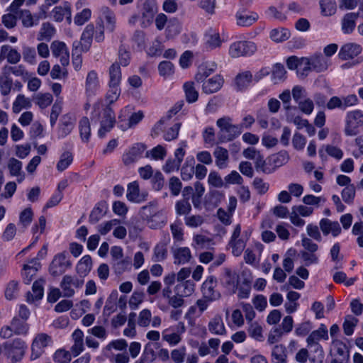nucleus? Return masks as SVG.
Returning <instances> with one entry per match:
<instances>
[{
	"mask_svg": "<svg viewBox=\"0 0 363 363\" xmlns=\"http://www.w3.org/2000/svg\"><path fill=\"white\" fill-rule=\"evenodd\" d=\"M218 140L219 143H227L233 140L242 134L240 126L233 123V118L223 116L216 121Z\"/></svg>",
	"mask_w": 363,
	"mask_h": 363,
	"instance_id": "obj_1",
	"label": "nucleus"
},
{
	"mask_svg": "<svg viewBox=\"0 0 363 363\" xmlns=\"http://www.w3.org/2000/svg\"><path fill=\"white\" fill-rule=\"evenodd\" d=\"M99 109L100 104H95L94 105V111L91 113V120H99L101 127L98 133L102 138L113 128L116 123V117L113 110L109 106H106L103 109L101 114L99 113Z\"/></svg>",
	"mask_w": 363,
	"mask_h": 363,
	"instance_id": "obj_2",
	"label": "nucleus"
},
{
	"mask_svg": "<svg viewBox=\"0 0 363 363\" xmlns=\"http://www.w3.org/2000/svg\"><path fill=\"white\" fill-rule=\"evenodd\" d=\"M26 349V342L20 337L15 338L12 341L6 342L3 345L4 354L13 363L20 361L23 358Z\"/></svg>",
	"mask_w": 363,
	"mask_h": 363,
	"instance_id": "obj_3",
	"label": "nucleus"
},
{
	"mask_svg": "<svg viewBox=\"0 0 363 363\" xmlns=\"http://www.w3.org/2000/svg\"><path fill=\"white\" fill-rule=\"evenodd\" d=\"M52 342V338L48 334L45 333H37L30 345V359L35 360L40 358L45 352V348L50 346Z\"/></svg>",
	"mask_w": 363,
	"mask_h": 363,
	"instance_id": "obj_4",
	"label": "nucleus"
},
{
	"mask_svg": "<svg viewBox=\"0 0 363 363\" xmlns=\"http://www.w3.org/2000/svg\"><path fill=\"white\" fill-rule=\"evenodd\" d=\"M363 125V112L360 110L349 111L345 118V133L347 136H354L359 133Z\"/></svg>",
	"mask_w": 363,
	"mask_h": 363,
	"instance_id": "obj_5",
	"label": "nucleus"
},
{
	"mask_svg": "<svg viewBox=\"0 0 363 363\" xmlns=\"http://www.w3.org/2000/svg\"><path fill=\"white\" fill-rule=\"evenodd\" d=\"M257 45L252 41H236L229 48V55L233 58L252 55L257 51Z\"/></svg>",
	"mask_w": 363,
	"mask_h": 363,
	"instance_id": "obj_6",
	"label": "nucleus"
},
{
	"mask_svg": "<svg viewBox=\"0 0 363 363\" xmlns=\"http://www.w3.org/2000/svg\"><path fill=\"white\" fill-rule=\"evenodd\" d=\"M71 262L67 258L65 252L57 254L49 267L50 273L52 276L57 277L62 274L65 271L71 267Z\"/></svg>",
	"mask_w": 363,
	"mask_h": 363,
	"instance_id": "obj_7",
	"label": "nucleus"
},
{
	"mask_svg": "<svg viewBox=\"0 0 363 363\" xmlns=\"http://www.w3.org/2000/svg\"><path fill=\"white\" fill-rule=\"evenodd\" d=\"M358 103L357 96L354 94H350L343 97L333 96L326 104V108L329 110L339 108L345 110L349 107L355 106Z\"/></svg>",
	"mask_w": 363,
	"mask_h": 363,
	"instance_id": "obj_8",
	"label": "nucleus"
},
{
	"mask_svg": "<svg viewBox=\"0 0 363 363\" xmlns=\"http://www.w3.org/2000/svg\"><path fill=\"white\" fill-rule=\"evenodd\" d=\"M84 281L79 279L76 277L70 275H65L63 277L60 283V287L62 290L63 296L72 297L75 291L74 289L80 288L82 286Z\"/></svg>",
	"mask_w": 363,
	"mask_h": 363,
	"instance_id": "obj_9",
	"label": "nucleus"
},
{
	"mask_svg": "<svg viewBox=\"0 0 363 363\" xmlns=\"http://www.w3.org/2000/svg\"><path fill=\"white\" fill-rule=\"evenodd\" d=\"M186 330L184 323L178 324V330L174 331L172 328L164 330L162 333V340L171 346L177 345L182 341V334Z\"/></svg>",
	"mask_w": 363,
	"mask_h": 363,
	"instance_id": "obj_10",
	"label": "nucleus"
},
{
	"mask_svg": "<svg viewBox=\"0 0 363 363\" xmlns=\"http://www.w3.org/2000/svg\"><path fill=\"white\" fill-rule=\"evenodd\" d=\"M50 49L55 57H59L62 66H67L69 62V54L65 43L55 40L51 43Z\"/></svg>",
	"mask_w": 363,
	"mask_h": 363,
	"instance_id": "obj_11",
	"label": "nucleus"
},
{
	"mask_svg": "<svg viewBox=\"0 0 363 363\" xmlns=\"http://www.w3.org/2000/svg\"><path fill=\"white\" fill-rule=\"evenodd\" d=\"M362 52L360 45L355 43H347L343 45L338 52V57L342 60H354Z\"/></svg>",
	"mask_w": 363,
	"mask_h": 363,
	"instance_id": "obj_12",
	"label": "nucleus"
},
{
	"mask_svg": "<svg viewBox=\"0 0 363 363\" xmlns=\"http://www.w3.org/2000/svg\"><path fill=\"white\" fill-rule=\"evenodd\" d=\"M217 286L216 279L209 277L202 284V293L203 297L208 301H213L220 298V294L216 289Z\"/></svg>",
	"mask_w": 363,
	"mask_h": 363,
	"instance_id": "obj_13",
	"label": "nucleus"
},
{
	"mask_svg": "<svg viewBox=\"0 0 363 363\" xmlns=\"http://www.w3.org/2000/svg\"><path fill=\"white\" fill-rule=\"evenodd\" d=\"M100 88V82L98 73L95 70H91L87 73L85 79V94L87 97L96 95Z\"/></svg>",
	"mask_w": 363,
	"mask_h": 363,
	"instance_id": "obj_14",
	"label": "nucleus"
},
{
	"mask_svg": "<svg viewBox=\"0 0 363 363\" xmlns=\"http://www.w3.org/2000/svg\"><path fill=\"white\" fill-rule=\"evenodd\" d=\"M239 281V276L235 272H233L230 269L225 268L220 278V282L223 286L229 290H232L233 293L238 288Z\"/></svg>",
	"mask_w": 363,
	"mask_h": 363,
	"instance_id": "obj_15",
	"label": "nucleus"
},
{
	"mask_svg": "<svg viewBox=\"0 0 363 363\" xmlns=\"http://www.w3.org/2000/svg\"><path fill=\"white\" fill-rule=\"evenodd\" d=\"M223 78L220 74H216L211 78H208L202 84V90L207 94H211L218 91L223 85Z\"/></svg>",
	"mask_w": 363,
	"mask_h": 363,
	"instance_id": "obj_16",
	"label": "nucleus"
},
{
	"mask_svg": "<svg viewBox=\"0 0 363 363\" xmlns=\"http://www.w3.org/2000/svg\"><path fill=\"white\" fill-rule=\"evenodd\" d=\"M75 124L74 118L70 114H65L60 119L58 128V137L65 138L73 130Z\"/></svg>",
	"mask_w": 363,
	"mask_h": 363,
	"instance_id": "obj_17",
	"label": "nucleus"
},
{
	"mask_svg": "<svg viewBox=\"0 0 363 363\" xmlns=\"http://www.w3.org/2000/svg\"><path fill=\"white\" fill-rule=\"evenodd\" d=\"M100 20L102 23H104L103 26L106 28L108 31L113 32L114 30L116 19V16L113 11L108 7L103 6L100 9Z\"/></svg>",
	"mask_w": 363,
	"mask_h": 363,
	"instance_id": "obj_18",
	"label": "nucleus"
},
{
	"mask_svg": "<svg viewBox=\"0 0 363 363\" xmlns=\"http://www.w3.org/2000/svg\"><path fill=\"white\" fill-rule=\"evenodd\" d=\"M147 193H140L138 182H133L128 185L127 199L132 202L140 203L145 200Z\"/></svg>",
	"mask_w": 363,
	"mask_h": 363,
	"instance_id": "obj_19",
	"label": "nucleus"
},
{
	"mask_svg": "<svg viewBox=\"0 0 363 363\" xmlns=\"http://www.w3.org/2000/svg\"><path fill=\"white\" fill-rule=\"evenodd\" d=\"M52 16L55 21L61 22L65 17L68 23L72 22V12L70 5L65 2L63 6H56L52 11Z\"/></svg>",
	"mask_w": 363,
	"mask_h": 363,
	"instance_id": "obj_20",
	"label": "nucleus"
},
{
	"mask_svg": "<svg viewBox=\"0 0 363 363\" xmlns=\"http://www.w3.org/2000/svg\"><path fill=\"white\" fill-rule=\"evenodd\" d=\"M320 228L323 235L331 233L334 237L341 233V228L337 221H332L328 218H323L320 221Z\"/></svg>",
	"mask_w": 363,
	"mask_h": 363,
	"instance_id": "obj_21",
	"label": "nucleus"
},
{
	"mask_svg": "<svg viewBox=\"0 0 363 363\" xmlns=\"http://www.w3.org/2000/svg\"><path fill=\"white\" fill-rule=\"evenodd\" d=\"M40 267V264L38 262V258H34L24 264L23 276L26 284L31 282Z\"/></svg>",
	"mask_w": 363,
	"mask_h": 363,
	"instance_id": "obj_22",
	"label": "nucleus"
},
{
	"mask_svg": "<svg viewBox=\"0 0 363 363\" xmlns=\"http://www.w3.org/2000/svg\"><path fill=\"white\" fill-rule=\"evenodd\" d=\"M209 332L216 335H223L226 334V329L220 315H216L208 323Z\"/></svg>",
	"mask_w": 363,
	"mask_h": 363,
	"instance_id": "obj_23",
	"label": "nucleus"
},
{
	"mask_svg": "<svg viewBox=\"0 0 363 363\" xmlns=\"http://www.w3.org/2000/svg\"><path fill=\"white\" fill-rule=\"evenodd\" d=\"M236 23L239 26H250L258 19V15L254 12L239 11L235 15Z\"/></svg>",
	"mask_w": 363,
	"mask_h": 363,
	"instance_id": "obj_24",
	"label": "nucleus"
},
{
	"mask_svg": "<svg viewBox=\"0 0 363 363\" xmlns=\"http://www.w3.org/2000/svg\"><path fill=\"white\" fill-rule=\"evenodd\" d=\"M43 279L36 280L32 287L33 292L28 291L26 294V301L28 303H33L35 301L40 300L43 296Z\"/></svg>",
	"mask_w": 363,
	"mask_h": 363,
	"instance_id": "obj_25",
	"label": "nucleus"
},
{
	"mask_svg": "<svg viewBox=\"0 0 363 363\" xmlns=\"http://www.w3.org/2000/svg\"><path fill=\"white\" fill-rule=\"evenodd\" d=\"M222 42L223 40L218 31L209 29L206 33V48L207 50H212L220 48Z\"/></svg>",
	"mask_w": 363,
	"mask_h": 363,
	"instance_id": "obj_26",
	"label": "nucleus"
},
{
	"mask_svg": "<svg viewBox=\"0 0 363 363\" xmlns=\"http://www.w3.org/2000/svg\"><path fill=\"white\" fill-rule=\"evenodd\" d=\"M284 164L282 160H257L255 168L257 171L269 174Z\"/></svg>",
	"mask_w": 363,
	"mask_h": 363,
	"instance_id": "obj_27",
	"label": "nucleus"
},
{
	"mask_svg": "<svg viewBox=\"0 0 363 363\" xmlns=\"http://www.w3.org/2000/svg\"><path fill=\"white\" fill-rule=\"evenodd\" d=\"M313 70L316 72L325 71L330 65L329 60L321 54L314 55L309 57Z\"/></svg>",
	"mask_w": 363,
	"mask_h": 363,
	"instance_id": "obj_28",
	"label": "nucleus"
},
{
	"mask_svg": "<svg viewBox=\"0 0 363 363\" xmlns=\"http://www.w3.org/2000/svg\"><path fill=\"white\" fill-rule=\"evenodd\" d=\"M359 13H346L342 19V30L344 33L349 34L353 32L356 21L359 18Z\"/></svg>",
	"mask_w": 363,
	"mask_h": 363,
	"instance_id": "obj_29",
	"label": "nucleus"
},
{
	"mask_svg": "<svg viewBox=\"0 0 363 363\" xmlns=\"http://www.w3.org/2000/svg\"><path fill=\"white\" fill-rule=\"evenodd\" d=\"M72 337L74 344L70 350L72 354L77 357L84 350V333L81 330L77 329L72 333Z\"/></svg>",
	"mask_w": 363,
	"mask_h": 363,
	"instance_id": "obj_30",
	"label": "nucleus"
},
{
	"mask_svg": "<svg viewBox=\"0 0 363 363\" xmlns=\"http://www.w3.org/2000/svg\"><path fill=\"white\" fill-rule=\"evenodd\" d=\"M17 16L24 28H32L38 24V18H36L28 9H21Z\"/></svg>",
	"mask_w": 363,
	"mask_h": 363,
	"instance_id": "obj_31",
	"label": "nucleus"
},
{
	"mask_svg": "<svg viewBox=\"0 0 363 363\" xmlns=\"http://www.w3.org/2000/svg\"><path fill=\"white\" fill-rule=\"evenodd\" d=\"M174 256V263L176 264H184L190 261L191 254L190 250L186 247H178L172 252Z\"/></svg>",
	"mask_w": 363,
	"mask_h": 363,
	"instance_id": "obj_32",
	"label": "nucleus"
},
{
	"mask_svg": "<svg viewBox=\"0 0 363 363\" xmlns=\"http://www.w3.org/2000/svg\"><path fill=\"white\" fill-rule=\"evenodd\" d=\"M14 335L26 336L30 330V325L26 320L20 319L18 317H13L11 321Z\"/></svg>",
	"mask_w": 363,
	"mask_h": 363,
	"instance_id": "obj_33",
	"label": "nucleus"
},
{
	"mask_svg": "<svg viewBox=\"0 0 363 363\" xmlns=\"http://www.w3.org/2000/svg\"><path fill=\"white\" fill-rule=\"evenodd\" d=\"M321 339H328V330L323 324H322L318 330L313 331L309 335L306 342L308 346H311L318 344V341Z\"/></svg>",
	"mask_w": 363,
	"mask_h": 363,
	"instance_id": "obj_34",
	"label": "nucleus"
},
{
	"mask_svg": "<svg viewBox=\"0 0 363 363\" xmlns=\"http://www.w3.org/2000/svg\"><path fill=\"white\" fill-rule=\"evenodd\" d=\"M194 291V284L191 280L179 282L175 286L176 294L184 297L191 296Z\"/></svg>",
	"mask_w": 363,
	"mask_h": 363,
	"instance_id": "obj_35",
	"label": "nucleus"
},
{
	"mask_svg": "<svg viewBox=\"0 0 363 363\" xmlns=\"http://www.w3.org/2000/svg\"><path fill=\"white\" fill-rule=\"evenodd\" d=\"M167 216L163 209L152 216L146 221L150 225V228L152 229H157L162 228L167 223Z\"/></svg>",
	"mask_w": 363,
	"mask_h": 363,
	"instance_id": "obj_36",
	"label": "nucleus"
},
{
	"mask_svg": "<svg viewBox=\"0 0 363 363\" xmlns=\"http://www.w3.org/2000/svg\"><path fill=\"white\" fill-rule=\"evenodd\" d=\"M94 35V27L93 25H87L83 31L81 37V40L83 42L82 44L81 50L85 52L88 51L92 41V38Z\"/></svg>",
	"mask_w": 363,
	"mask_h": 363,
	"instance_id": "obj_37",
	"label": "nucleus"
},
{
	"mask_svg": "<svg viewBox=\"0 0 363 363\" xmlns=\"http://www.w3.org/2000/svg\"><path fill=\"white\" fill-rule=\"evenodd\" d=\"M1 54H6V58L10 64H17L21 58L20 52L8 45L1 46Z\"/></svg>",
	"mask_w": 363,
	"mask_h": 363,
	"instance_id": "obj_38",
	"label": "nucleus"
},
{
	"mask_svg": "<svg viewBox=\"0 0 363 363\" xmlns=\"http://www.w3.org/2000/svg\"><path fill=\"white\" fill-rule=\"evenodd\" d=\"M204 192L203 185L201 182H196L194 185V191L191 196V201L194 208H200Z\"/></svg>",
	"mask_w": 363,
	"mask_h": 363,
	"instance_id": "obj_39",
	"label": "nucleus"
},
{
	"mask_svg": "<svg viewBox=\"0 0 363 363\" xmlns=\"http://www.w3.org/2000/svg\"><path fill=\"white\" fill-rule=\"evenodd\" d=\"M108 85H120L122 74L118 62L113 63L108 69Z\"/></svg>",
	"mask_w": 363,
	"mask_h": 363,
	"instance_id": "obj_40",
	"label": "nucleus"
},
{
	"mask_svg": "<svg viewBox=\"0 0 363 363\" xmlns=\"http://www.w3.org/2000/svg\"><path fill=\"white\" fill-rule=\"evenodd\" d=\"M144 228L143 220L136 218H132L128 223L129 236L133 238H138Z\"/></svg>",
	"mask_w": 363,
	"mask_h": 363,
	"instance_id": "obj_41",
	"label": "nucleus"
},
{
	"mask_svg": "<svg viewBox=\"0 0 363 363\" xmlns=\"http://www.w3.org/2000/svg\"><path fill=\"white\" fill-rule=\"evenodd\" d=\"M91 258L89 255L84 256L78 262L76 271L80 277H85L91 269Z\"/></svg>",
	"mask_w": 363,
	"mask_h": 363,
	"instance_id": "obj_42",
	"label": "nucleus"
},
{
	"mask_svg": "<svg viewBox=\"0 0 363 363\" xmlns=\"http://www.w3.org/2000/svg\"><path fill=\"white\" fill-rule=\"evenodd\" d=\"M216 65L215 63L208 66H202L199 68V72L195 75V80L196 82L200 83L207 79V78L212 74L216 69Z\"/></svg>",
	"mask_w": 363,
	"mask_h": 363,
	"instance_id": "obj_43",
	"label": "nucleus"
},
{
	"mask_svg": "<svg viewBox=\"0 0 363 363\" xmlns=\"http://www.w3.org/2000/svg\"><path fill=\"white\" fill-rule=\"evenodd\" d=\"M80 138L84 143H87L91 135V127L87 117H83L79 123Z\"/></svg>",
	"mask_w": 363,
	"mask_h": 363,
	"instance_id": "obj_44",
	"label": "nucleus"
},
{
	"mask_svg": "<svg viewBox=\"0 0 363 363\" xmlns=\"http://www.w3.org/2000/svg\"><path fill=\"white\" fill-rule=\"evenodd\" d=\"M318 152L320 157H325V152H326L328 156L336 159H341L343 155L342 151L340 148L330 145L322 146L319 149Z\"/></svg>",
	"mask_w": 363,
	"mask_h": 363,
	"instance_id": "obj_45",
	"label": "nucleus"
},
{
	"mask_svg": "<svg viewBox=\"0 0 363 363\" xmlns=\"http://www.w3.org/2000/svg\"><path fill=\"white\" fill-rule=\"evenodd\" d=\"M52 96L49 93H38L33 96V101L40 108H45L52 102Z\"/></svg>",
	"mask_w": 363,
	"mask_h": 363,
	"instance_id": "obj_46",
	"label": "nucleus"
},
{
	"mask_svg": "<svg viewBox=\"0 0 363 363\" xmlns=\"http://www.w3.org/2000/svg\"><path fill=\"white\" fill-rule=\"evenodd\" d=\"M31 106V101L28 98L23 94H19L13 103L12 109L14 113H19L23 108H29Z\"/></svg>",
	"mask_w": 363,
	"mask_h": 363,
	"instance_id": "obj_47",
	"label": "nucleus"
},
{
	"mask_svg": "<svg viewBox=\"0 0 363 363\" xmlns=\"http://www.w3.org/2000/svg\"><path fill=\"white\" fill-rule=\"evenodd\" d=\"M269 37L273 41L281 43L289 38L290 32L284 28H274L271 30Z\"/></svg>",
	"mask_w": 363,
	"mask_h": 363,
	"instance_id": "obj_48",
	"label": "nucleus"
},
{
	"mask_svg": "<svg viewBox=\"0 0 363 363\" xmlns=\"http://www.w3.org/2000/svg\"><path fill=\"white\" fill-rule=\"evenodd\" d=\"M272 357L276 363H286V349L283 345H275L272 352Z\"/></svg>",
	"mask_w": 363,
	"mask_h": 363,
	"instance_id": "obj_49",
	"label": "nucleus"
},
{
	"mask_svg": "<svg viewBox=\"0 0 363 363\" xmlns=\"http://www.w3.org/2000/svg\"><path fill=\"white\" fill-rule=\"evenodd\" d=\"M55 34V28L49 23L42 24L40 30L38 35L37 39L39 41H50Z\"/></svg>",
	"mask_w": 363,
	"mask_h": 363,
	"instance_id": "obj_50",
	"label": "nucleus"
},
{
	"mask_svg": "<svg viewBox=\"0 0 363 363\" xmlns=\"http://www.w3.org/2000/svg\"><path fill=\"white\" fill-rule=\"evenodd\" d=\"M320 6L322 14L325 16L333 15L337 10L336 2L335 0H320Z\"/></svg>",
	"mask_w": 363,
	"mask_h": 363,
	"instance_id": "obj_51",
	"label": "nucleus"
},
{
	"mask_svg": "<svg viewBox=\"0 0 363 363\" xmlns=\"http://www.w3.org/2000/svg\"><path fill=\"white\" fill-rule=\"evenodd\" d=\"M186 99L189 103H194L197 101L199 93L196 89L194 82H188L184 84Z\"/></svg>",
	"mask_w": 363,
	"mask_h": 363,
	"instance_id": "obj_52",
	"label": "nucleus"
},
{
	"mask_svg": "<svg viewBox=\"0 0 363 363\" xmlns=\"http://www.w3.org/2000/svg\"><path fill=\"white\" fill-rule=\"evenodd\" d=\"M175 211L176 213L179 216L188 215L191 211V206L189 201V198L186 197L177 201Z\"/></svg>",
	"mask_w": 363,
	"mask_h": 363,
	"instance_id": "obj_53",
	"label": "nucleus"
},
{
	"mask_svg": "<svg viewBox=\"0 0 363 363\" xmlns=\"http://www.w3.org/2000/svg\"><path fill=\"white\" fill-rule=\"evenodd\" d=\"M252 79L250 72L245 71L239 74L235 79L236 84L239 89H243L249 86Z\"/></svg>",
	"mask_w": 363,
	"mask_h": 363,
	"instance_id": "obj_54",
	"label": "nucleus"
},
{
	"mask_svg": "<svg viewBox=\"0 0 363 363\" xmlns=\"http://www.w3.org/2000/svg\"><path fill=\"white\" fill-rule=\"evenodd\" d=\"M147 146L142 143L133 144L128 152V156L130 159L141 157L143 152L146 150Z\"/></svg>",
	"mask_w": 363,
	"mask_h": 363,
	"instance_id": "obj_55",
	"label": "nucleus"
},
{
	"mask_svg": "<svg viewBox=\"0 0 363 363\" xmlns=\"http://www.w3.org/2000/svg\"><path fill=\"white\" fill-rule=\"evenodd\" d=\"M13 86L12 79L6 74L0 77V91L1 95L7 96L10 94Z\"/></svg>",
	"mask_w": 363,
	"mask_h": 363,
	"instance_id": "obj_56",
	"label": "nucleus"
},
{
	"mask_svg": "<svg viewBox=\"0 0 363 363\" xmlns=\"http://www.w3.org/2000/svg\"><path fill=\"white\" fill-rule=\"evenodd\" d=\"M157 9V5L154 0H147L143 5V17L152 19Z\"/></svg>",
	"mask_w": 363,
	"mask_h": 363,
	"instance_id": "obj_57",
	"label": "nucleus"
},
{
	"mask_svg": "<svg viewBox=\"0 0 363 363\" xmlns=\"http://www.w3.org/2000/svg\"><path fill=\"white\" fill-rule=\"evenodd\" d=\"M161 210L158 208L156 203H150L148 205L141 208L140 213L143 218L147 220Z\"/></svg>",
	"mask_w": 363,
	"mask_h": 363,
	"instance_id": "obj_58",
	"label": "nucleus"
},
{
	"mask_svg": "<svg viewBox=\"0 0 363 363\" xmlns=\"http://www.w3.org/2000/svg\"><path fill=\"white\" fill-rule=\"evenodd\" d=\"M167 256V248L165 242L158 243L154 249L155 262H161Z\"/></svg>",
	"mask_w": 363,
	"mask_h": 363,
	"instance_id": "obj_59",
	"label": "nucleus"
},
{
	"mask_svg": "<svg viewBox=\"0 0 363 363\" xmlns=\"http://www.w3.org/2000/svg\"><path fill=\"white\" fill-rule=\"evenodd\" d=\"M72 359L70 352L64 349L56 350L53 354V360L57 363H69Z\"/></svg>",
	"mask_w": 363,
	"mask_h": 363,
	"instance_id": "obj_60",
	"label": "nucleus"
},
{
	"mask_svg": "<svg viewBox=\"0 0 363 363\" xmlns=\"http://www.w3.org/2000/svg\"><path fill=\"white\" fill-rule=\"evenodd\" d=\"M18 18L15 13L9 12L2 16L1 23L7 29H12L16 26Z\"/></svg>",
	"mask_w": 363,
	"mask_h": 363,
	"instance_id": "obj_61",
	"label": "nucleus"
},
{
	"mask_svg": "<svg viewBox=\"0 0 363 363\" xmlns=\"http://www.w3.org/2000/svg\"><path fill=\"white\" fill-rule=\"evenodd\" d=\"M143 118V113L140 111L133 113L128 120V122L125 124H121L120 128L125 131L128 128H131L137 125Z\"/></svg>",
	"mask_w": 363,
	"mask_h": 363,
	"instance_id": "obj_62",
	"label": "nucleus"
},
{
	"mask_svg": "<svg viewBox=\"0 0 363 363\" xmlns=\"http://www.w3.org/2000/svg\"><path fill=\"white\" fill-rule=\"evenodd\" d=\"M121 94V89L119 85H109V89L106 94V101L108 102L107 106H111L118 100Z\"/></svg>",
	"mask_w": 363,
	"mask_h": 363,
	"instance_id": "obj_63",
	"label": "nucleus"
},
{
	"mask_svg": "<svg viewBox=\"0 0 363 363\" xmlns=\"http://www.w3.org/2000/svg\"><path fill=\"white\" fill-rule=\"evenodd\" d=\"M357 318L352 315H347L343 323L345 334L347 335H351L353 333L354 328L357 325Z\"/></svg>",
	"mask_w": 363,
	"mask_h": 363,
	"instance_id": "obj_64",
	"label": "nucleus"
}]
</instances>
